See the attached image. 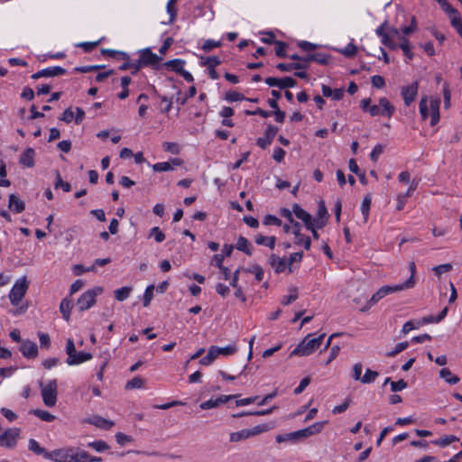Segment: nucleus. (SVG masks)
I'll return each instance as SVG.
<instances>
[{
    "instance_id": "nucleus-1",
    "label": "nucleus",
    "mask_w": 462,
    "mask_h": 462,
    "mask_svg": "<svg viewBox=\"0 0 462 462\" xmlns=\"http://www.w3.org/2000/svg\"><path fill=\"white\" fill-rule=\"evenodd\" d=\"M411 285H412V281L411 280V281H405L404 282H402L401 284H396V285H393V286H390V285L383 286L380 289H378V291L375 293H374L372 295L370 300H367V302L365 304L364 307H362L360 309V310L362 312H366L368 310H370L374 305H375L379 300L383 299L385 296L394 293V292H397V291L408 290L409 287Z\"/></svg>"
},
{
    "instance_id": "nucleus-2",
    "label": "nucleus",
    "mask_w": 462,
    "mask_h": 462,
    "mask_svg": "<svg viewBox=\"0 0 462 462\" xmlns=\"http://www.w3.org/2000/svg\"><path fill=\"white\" fill-rule=\"evenodd\" d=\"M312 335L309 334L304 339L291 351V356H307L317 350L322 344L325 334L319 335L318 337H311Z\"/></svg>"
},
{
    "instance_id": "nucleus-3",
    "label": "nucleus",
    "mask_w": 462,
    "mask_h": 462,
    "mask_svg": "<svg viewBox=\"0 0 462 462\" xmlns=\"http://www.w3.org/2000/svg\"><path fill=\"white\" fill-rule=\"evenodd\" d=\"M439 99L422 97L420 102V113L423 120L430 116V125H436L439 121Z\"/></svg>"
},
{
    "instance_id": "nucleus-4",
    "label": "nucleus",
    "mask_w": 462,
    "mask_h": 462,
    "mask_svg": "<svg viewBox=\"0 0 462 462\" xmlns=\"http://www.w3.org/2000/svg\"><path fill=\"white\" fill-rule=\"evenodd\" d=\"M66 354L68 355L67 364L69 365H76L88 361L92 358L90 353L77 352L74 341L71 338H68L66 344Z\"/></svg>"
},
{
    "instance_id": "nucleus-5",
    "label": "nucleus",
    "mask_w": 462,
    "mask_h": 462,
    "mask_svg": "<svg viewBox=\"0 0 462 462\" xmlns=\"http://www.w3.org/2000/svg\"><path fill=\"white\" fill-rule=\"evenodd\" d=\"M104 291L103 287L95 286L85 291L77 300V306L79 311L89 310L96 304V298Z\"/></svg>"
},
{
    "instance_id": "nucleus-6",
    "label": "nucleus",
    "mask_w": 462,
    "mask_h": 462,
    "mask_svg": "<svg viewBox=\"0 0 462 462\" xmlns=\"http://www.w3.org/2000/svg\"><path fill=\"white\" fill-rule=\"evenodd\" d=\"M394 112V106L386 97H380L378 105H373L369 109L371 116H384L387 118H391Z\"/></svg>"
},
{
    "instance_id": "nucleus-7",
    "label": "nucleus",
    "mask_w": 462,
    "mask_h": 462,
    "mask_svg": "<svg viewBox=\"0 0 462 462\" xmlns=\"http://www.w3.org/2000/svg\"><path fill=\"white\" fill-rule=\"evenodd\" d=\"M42 391V397L44 404L48 407H53L57 402V380L52 379L46 384H40Z\"/></svg>"
},
{
    "instance_id": "nucleus-8",
    "label": "nucleus",
    "mask_w": 462,
    "mask_h": 462,
    "mask_svg": "<svg viewBox=\"0 0 462 462\" xmlns=\"http://www.w3.org/2000/svg\"><path fill=\"white\" fill-rule=\"evenodd\" d=\"M269 430L265 424L254 426L252 429H245L239 431L232 432L229 435V440L231 442H239L245 440L251 437H254Z\"/></svg>"
},
{
    "instance_id": "nucleus-9",
    "label": "nucleus",
    "mask_w": 462,
    "mask_h": 462,
    "mask_svg": "<svg viewBox=\"0 0 462 462\" xmlns=\"http://www.w3.org/2000/svg\"><path fill=\"white\" fill-rule=\"evenodd\" d=\"M27 290L28 282L26 281V277H22L18 279L12 287L9 293V299L12 305L17 306L21 302L23 296L25 295Z\"/></svg>"
},
{
    "instance_id": "nucleus-10",
    "label": "nucleus",
    "mask_w": 462,
    "mask_h": 462,
    "mask_svg": "<svg viewBox=\"0 0 462 462\" xmlns=\"http://www.w3.org/2000/svg\"><path fill=\"white\" fill-rule=\"evenodd\" d=\"M162 59L150 49H144L141 51L139 59L136 60L134 65V71L139 70L143 67L146 66H157Z\"/></svg>"
},
{
    "instance_id": "nucleus-11",
    "label": "nucleus",
    "mask_w": 462,
    "mask_h": 462,
    "mask_svg": "<svg viewBox=\"0 0 462 462\" xmlns=\"http://www.w3.org/2000/svg\"><path fill=\"white\" fill-rule=\"evenodd\" d=\"M20 429L10 428L0 434V447L14 448L20 436Z\"/></svg>"
},
{
    "instance_id": "nucleus-12",
    "label": "nucleus",
    "mask_w": 462,
    "mask_h": 462,
    "mask_svg": "<svg viewBox=\"0 0 462 462\" xmlns=\"http://www.w3.org/2000/svg\"><path fill=\"white\" fill-rule=\"evenodd\" d=\"M46 459L55 462H73V448H59L45 454Z\"/></svg>"
},
{
    "instance_id": "nucleus-13",
    "label": "nucleus",
    "mask_w": 462,
    "mask_h": 462,
    "mask_svg": "<svg viewBox=\"0 0 462 462\" xmlns=\"http://www.w3.org/2000/svg\"><path fill=\"white\" fill-rule=\"evenodd\" d=\"M265 83L270 87H278L279 88H288L296 86L297 81L291 77L284 78H267Z\"/></svg>"
},
{
    "instance_id": "nucleus-14",
    "label": "nucleus",
    "mask_w": 462,
    "mask_h": 462,
    "mask_svg": "<svg viewBox=\"0 0 462 462\" xmlns=\"http://www.w3.org/2000/svg\"><path fill=\"white\" fill-rule=\"evenodd\" d=\"M418 82H413L411 85L402 88L401 94L403 98L404 104L407 106H409L415 100L418 94Z\"/></svg>"
},
{
    "instance_id": "nucleus-15",
    "label": "nucleus",
    "mask_w": 462,
    "mask_h": 462,
    "mask_svg": "<svg viewBox=\"0 0 462 462\" xmlns=\"http://www.w3.org/2000/svg\"><path fill=\"white\" fill-rule=\"evenodd\" d=\"M325 425V422H315L312 425L309 426L306 429L298 430L294 433L291 434V438H307L315 434L319 433Z\"/></svg>"
},
{
    "instance_id": "nucleus-16",
    "label": "nucleus",
    "mask_w": 462,
    "mask_h": 462,
    "mask_svg": "<svg viewBox=\"0 0 462 462\" xmlns=\"http://www.w3.org/2000/svg\"><path fill=\"white\" fill-rule=\"evenodd\" d=\"M65 73H66L65 69H63L60 66H55V67H49V68L43 69L42 70H39L38 72L33 74L32 76V78L34 79H37L43 78V77H56V76H60V75H64Z\"/></svg>"
},
{
    "instance_id": "nucleus-17",
    "label": "nucleus",
    "mask_w": 462,
    "mask_h": 462,
    "mask_svg": "<svg viewBox=\"0 0 462 462\" xmlns=\"http://www.w3.org/2000/svg\"><path fill=\"white\" fill-rule=\"evenodd\" d=\"M235 395H220L216 399H209L199 404L200 409L202 410H209L213 408L218 407L220 404L226 403L229 400L235 398Z\"/></svg>"
},
{
    "instance_id": "nucleus-18",
    "label": "nucleus",
    "mask_w": 462,
    "mask_h": 462,
    "mask_svg": "<svg viewBox=\"0 0 462 462\" xmlns=\"http://www.w3.org/2000/svg\"><path fill=\"white\" fill-rule=\"evenodd\" d=\"M23 356L27 358H34L38 355V347L36 343L31 340H23L20 346Z\"/></svg>"
},
{
    "instance_id": "nucleus-19",
    "label": "nucleus",
    "mask_w": 462,
    "mask_h": 462,
    "mask_svg": "<svg viewBox=\"0 0 462 462\" xmlns=\"http://www.w3.org/2000/svg\"><path fill=\"white\" fill-rule=\"evenodd\" d=\"M293 214L301 221L304 222L307 228H312V217L306 210H304L300 205L294 204L292 206Z\"/></svg>"
},
{
    "instance_id": "nucleus-20",
    "label": "nucleus",
    "mask_w": 462,
    "mask_h": 462,
    "mask_svg": "<svg viewBox=\"0 0 462 462\" xmlns=\"http://www.w3.org/2000/svg\"><path fill=\"white\" fill-rule=\"evenodd\" d=\"M268 263L277 273L284 272L288 265L284 258H282L274 254L269 256Z\"/></svg>"
},
{
    "instance_id": "nucleus-21",
    "label": "nucleus",
    "mask_w": 462,
    "mask_h": 462,
    "mask_svg": "<svg viewBox=\"0 0 462 462\" xmlns=\"http://www.w3.org/2000/svg\"><path fill=\"white\" fill-rule=\"evenodd\" d=\"M88 423L103 430H109L114 426V422L107 420L100 416H94L86 420Z\"/></svg>"
},
{
    "instance_id": "nucleus-22",
    "label": "nucleus",
    "mask_w": 462,
    "mask_h": 462,
    "mask_svg": "<svg viewBox=\"0 0 462 462\" xmlns=\"http://www.w3.org/2000/svg\"><path fill=\"white\" fill-rule=\"evenodd\" d=\"M8 208L14 213H21L24 210L25 205L24 202L22 199H20L17 196H15L14 194H11L9 196Z\"/></svg>"
},
{
    "instance_id": "nucleus-23",
    "label": "nucleus",
    "mask_w": 462,
    "mask_h": 462,
    "mask_svg": "<svg viewBox=\"0 0 462 462\" xmlns=\"http://www.w3.org/2000/svg\"><path fill=\"white\" fill-rule=\"evenodd\" d=\"M391 33H393L394 36H397L402 40V42L400 44V48L402 50L404 55L409 59L411 60L413 58V53L411 52L409 45V41L405 39L404 37H402L400 35V32L397 29H393L391 31Z\"/></svg>"
},
{
    "instance_id": "nucleus-24",
    "label": "nucleus",
    "mask_w": 462,
    "mask_h": 462,
    "mask_svg": "<svg viewBox=\"0 0 462 462\" xmlns=\"http://www.w3.org/2000/svg\"><path fill=\"white\" fill-rule=\"evenodd\" d=\"M34 154L33 149H26L20 157V163L26 167H32L34 165Z\"/></svg>"
},
{
    "instance_id": "nucleus-25",
    "label": "nucleus",
    "mask_w": 462,
    "mask_h": 462,
    "mask_svg": "<svg viewBox=\"0 0 462 462\" xmlns=\"http://www.w3.org/2000/svg\"><path fill=\"white\" fill-rule=\"evenodd\" d=\"M254 242L259 245H265L270 249H273L275 246L276 238L275 236H265L259 234L255 236Z\"/></svg>"
},
{
    "instance_id": "nucleus-26",
    "label": "nucleus",
    "mask_w": 462,
    "mask_h": 462,
    "mask_svg": "<svg viewBox=\"0 0 462 462\" xmlns=\"http://www.w3.org/2000/svg\"><path fill=\"white\" fill-rule=\"evenodd\" d=\"M73 307V302L69 299H63L60 304V310L62 314V317L67 321L69 320L70 312Z\"/></svg>"
},
{
    "instance_id": "nucleus-27",
    "label": "nucleus",
    "mask_w": 462,
    "mask_h": 462,
    "mask_svg": "<svg viewBox=\"0 0 462 462\" xmlns=\"http://www.w3.org/2000/svg\"><path fill=\"white\" fill-rule=\"evenodd\" d=\"M236 248L239 251L245 253L248 255L252 254V245L248 241V239L244 236L238 237L236 244Z\"/></svg>"
},
{
    "instance_id": "nucleus-28",
    "label": "nucleus",
    "mask_w": 462,
    "mask_h": 462,
    "mask_svg": "<svg viewBox=\"0 0 462 462\" xmlns=\"http://www.w3.org/2000/svg\"><path fill=\"white\" fill-rule=\"evenodd\" d=\"M217 351L215 346H210L208 354L199 360V364L202 365H211L218 357Z\"/></svg>"
},
{
    "instance_id": "nucleus-29",
    "label": "nucleus",
    "mask_w": 462,
    "mask_h": 462,
    "mask_svg": "<svg viewBox=\"0 0 462 462\" xmlns=\"http://www.w3.org/2000/svg\"><path fill=\"white\" fill-rule=\"evenodd\" d=\"M439 376L449 384H456L459 382V378L453 374L448 368H442L439 371Z\"/></svg>"
},
{
    "instance_id": "nucleus-30",
    "label": "nucleus",
    "mask_w": 462,
    "mask_h": 462,
    "mask_svg": "<svg viewBox=\"0 0 462 462\" xmlns=\"http://www.w3.org/2000/svg\"><path fill=\"white\" fill-rule=\"evenodd\" d=\"M132 287L130 286H124L122 288H119L114 291V295L116 300L118 301H124L126 300L130 293L132 292Z\"/></svg>"
},
{
    "instance_id": "nucleus-31",
    "label": "nucleus",
    "mask_w": 462,
    "mask_h": 462,
    "mask_svg": "<svg viewBox=\"0 0 462 462\" xmlns=\"http://www.w3.org/2000/svg\"><path fill=\"white\" fill-rule=\"evenodd\" d=\"M28 448L32 452L35 453L36 455H42L45 458V454H48L49 452L46 451L43 448L40 446V444L34 439H30L28 441Z\"/></svg>"
},
{
    "instance_id": "nucleus-32",
    "label": "nucleus",
    "mask_w": 462,
    "mask_h": 462,
    "mask_svg": "<svg viewBox=\"0 0 462 462\" xmlns=\"http://www.w3.org/2000/svg\"><path fill=\"white\" fill-rule=\"evenodd\" d=\"M372 199L370 195H367L364 198L362 205H361V213L364 217V222L365 223L369 217V211L371 206Z\"/></svg>"
},
{
    "instance_id": "nucleus-33",
    "label": "nucleus",
    "mask_w": 462,
    "mask_h": 462,
    "mask_svg": "<svg viewBox=\"0 0 462 462\" xmlns=\"http://www.w3.org/2000/svg\"><path fill=\"white\" fill-rule=\"evenodd\" d=\"M308 60L315 61L321 65H326L329 61V56L324 53L308 54Z\"/></svg>"
},
{
    "instance_id": "nucleus-34",
    "label": "nucleus",
    "mask_w": 462,
    "mask_h": 462,
    "mask_svg": "<svg viewBox=\"0 0 462 462\" xmlns=\"http://www.w3.org/2000/svg\"><path fill=\"white\" fill-rule=\"evenodd\" d=\"M442 9L448 14L449 18H450V23L452 22V18H458L460 17L458 12L453 8L448 2L447 0H443L442 2H439V3Z\"/></svg>"
},
{
    "instance_id": "nucleus-35",
    "label": "nucleus",
    "mask_w": 462,
    "mask_h": 462,
    "mask_svg": "<svg viewBox=\"0 0 462 462\" xmlns=\"http://www.w3.org/2000/svg\"><path fill=\"white\" fill-rule=\"evenodd\" d=\"M294 243L297 245H302L306 250H310L311 246V241L309 236H306L302 234H299L298 236H294Z\"/></svg>"
},
{
    "instance_id": "nucleus-36",
    "label": "nucleus",
    "mask_w": 462,
    "mask_h": 462,
    "mask_svg": "<svg viewBox=\"0 0 462 462\" xmlns=\"http://www.w3.org/2000/svg\"><path fill=\"white\" fill-rule=\"evenodd\" d=\"M90 455L82 449H73V462H88Z\"/></svg>"
},
{
    "instance_id": "nucleus-37",
    "label": "nucleus",
    "mask_w": 462,
    "mask_h": 462,
    "mask_svg": "<svg viewBox=\"0 0 462 462\" xmlns=\"http://www.w3.org/2000/svg\"><path fill=\"white\" fill-rule=\"evenodd\" d=\"M144 385V380L142 377L135 376L132 380L128 381L125 384V389H140Z\"/></svg>"
},
{
    "instance_id": "nucleus-38",
    "label": "nucleus",
    "mask_w": 462,
    "mask_h": 462,
    "mask_svg": "<svg viewBox=\"0 0 462 462\" xmlns=\"http://www.w3.org/2000/svg\"><path fill=\"white\" fill-rule=\"evenodd\" d=\"M32 413L38 417L39 419H41L43 421H48V422H51V421H53L55 420V416L52 415L51 413H50L49 411H43V410H33L32 411Z\"/></svg>"
},
{
    "instance_id": "nucleus-39",
    "label": "nucleus",
    "mask_w": 462,
    "mask_h": 462,
    "mask_svg": "<svg viewBox=\"0 0 462 462\" xmlns=\"http://www.w3.org/2000/svg\"><path fill=\"white\" fill-rule=\"evenodd\" d=\"M378 375H379L378 372L373 371L368 368L365 370V373L361 379V383H371L378 377Z\"/></svg>"
},
{
    "instance_id": "nucleus-40",
    "label": "nucleus",
    "mask_w": 462,
    "mask_h": 462,
    "mask_svg": "<svg viewBox=\"0 0 462 462\" xmlns=\"http://www.w3.org/2000/svg\"><path fill=\"white\" fill-rule=\"evenodd\" d=\"M457 440V438L456 436L448 435V436H445L444 438H441L439 439H436V440L432 441V443L437 446L446 447Z\"/></svg>"
},
{
    "instance_id": "nucleus-41",
    "label": "nucleus",
    "mask_w": 462,
    "mask_h": 462,
    "mask_svg": "<svg viewBox=\"0 0 462 462\" xmlns=\"http://www.w3.org/2000/svg\"><path fill=\"white\" fill-rule=\"evenodd\" d=\"M215 349L218 350L217 351V356H231L234 355L236 352V346L234 345L226 346L225 347H218L215 346Z\"/></svg>"
},
{
    "instance_id": "nucleus-42",
    "label": "nucleus",
    "mask_w": 462,
    "mask_h": 462,
    "mask_svg": "<svg viewBox=\"0 0 462 462\" xmlns=\"http://www.w3.org/2000/svg\"><path fill=\"white\" fill-rule=\"evenodd\" d=\"M304 66L296 63H278L276 68L281 71H291L292 69H301Z\"/></svg>"
},
{
    "instance_id": "nucleus-43",
    "label": "nucleus",
    "mask_w": 462,
    "mask_h": 462,
    "mask_svg": "<svg viewBox=\"0 0 462 462\" xmlns=\"http://www.w3.org/2000/svg\"><path fill=\"white\" fill-rule=\"evenodd\" d=\"M166 65L171 68L173 70L180 73L184 69L185 61L180 59H176L168 61Z\"/></svg>"
},
{
    "instance_id": "nucleus-44",
    "label": "nucleus",
    "mask_w": 462,
    "mask_h": 462,
    "mask_svg": "<svg viewBox=\"0 0 462 462\" xmlns=\"http://www.w3.org/2000/svg\"><path fill=\"white\" fill-rule=\"evenodd\" d=\"M149 237H153L157 243H161L165 239V235L158 226H154L150 230Z\"/></svg>"
},
{
    "instance_id": "nucleus-45",
    "label": "nucleus",
    "mask_w": 462,
    "mask_h": 462,
    "mask_svg": "<svg viewBox=\"0 0 462 462\" xmlns=\"http://www.w3.org/2000/svg\"><path fill=\"white\" fill-rule=\"evenodd\" d=\"M246 272L254 274V277L257 282H261L263 279V275H264L263 270L258 264L251 266L249 269L246 270Z\"/></svg>"
},
{
    "instance_id": "nucleus-46",
    "label": "nucleus",
    "mask_w": 462,
    "mask_h": 462,
    "mask_svg": "<svg viewBox=\"0 0 462 462\" xmlns=\"http://www.w3.org/2000/svg\"><path fill=\"white\" fill-rule=\"evenodd\" d=\"M88 446L92 448L93 449H95L97 452L105 451V450L108 449V448H109L108 445L106 444V442H105L104 440H97V441L89 442L88 444Z\"/></svg>"
},
{
    "instance_id": "nucleus-47",
    "label": "nucleus",
    "mask_w": 462,
    "mask_h": 462,
    "mask_svg": "<svg viewBox=\"0 0 462 462\" xmlns=\"http://www.w3.org/2000/svg\"><path fill=\"white\" fill-rule=\"evenodd\" d=\"M298 299V291L296 288H291L290 290V294L284 296L282 300V303L283 305H289L291 302L295 301Z\"/></svg>"
},
{
    "instance_id": "nucleus-48",
    "label": "nucleus",
    "mask_w": 462,
    "mask_h": 462,
    "mask_svg": "<svg viewBox=\"0 0 462 462\" xmlns=\"http://www.w3.org/2000/svg\"><path fill=\"white\" fill-rule=\"evenodd\" d=\"M451 270H452V265L450 263L440 264V265H437L432 268L433 273L437 276H440L441 274H443L445 273H448Z\"/></svg>"
},
{
    "instance_id": "nucleus-49",
    "label": "nucleus",
    "mask_w": 462,
    "mask_h": 462,
    "mask_svg": "<svg viewBox=\"0 0 462 462\" xmlns=\"http://www.w3.org/2000/svg\"><path fill=\"white\" fill-rule=\"evenodd\" d=\"M340 52L346 57H353L357 52V48L352 42L348 43L344 49L340 50Z\"/></svg>"
},
{
    "instance_id": "nucleus-50",
    "label": "nucleus",
    "mask_w": 462,
    "mask_h": 462,
    "mask_svg": "<svg viewBox=\"0 0 462 462\" xmlns=\"http://www.w3.org/2000/svg\"><path fill=\"white\" fill-rule=\"evenodd\" d=\"M152 169L154 171H168L173 170V167L171 162H163L153 164Z\"/></svg>"
},
{
    "instance_id": "nucleus-51",
    "label": "nucleus",
    "mask_w": 462,
    "mask_h": 462,
    "mask_svg": "<svg viewBox=\"0 0 462 462\" xmlns=\"http://www.w3.org/2000/svg\"><path fill=\"white\" fill-rule=\"evenodd\" d=\"M153 290L154 286L150 285L146 288L144 294H143V306L147 307L151 303L152 298H153Z\"/></svg>"
},
{
    "instance_id": "nucleus-52",
    "label": "nucleus",
    "mask_w": 462,
    "mask_h": 462,
    "mask_svg": "<svg viewBox=\"0 0 462 462\" xmlns=\"http://www.w3.org/2000/svg\"><path fill=\"white\" fill-rule=\"evenodd\" d=\"M60 120L64 121L67 124L71 123L73 120L75 121L74 111L71 107L67 108L60 117Z\"/></svg>"
},
{
    "instance_id": "nucleus-53",
    "label": "nucleus",
    "mask_w": 462,
    "mask_h": 462,
    "mask_svg": "<svg viewBox=\"0 0 462 462\" xmlns=\"http://www.w3.org/2000/svg\"><path fill=\"white\" fill-rule=\"evenodd\" d=\"M226 99L229 102L241 101L245 99L243 94L237 91H230L226 94Z\"/></svg>"
},
{
    "instance_id": "nucleus-54",
    "label": "nucleus",
    "mask_w": 462,
    "mask_h": 462,
    "mask_svg": "<svg viewBox=\"0 0 462 462\" xmlns=\"http://www.w3.org/2000/svg\"><path fill=\"white\" fill-rule=\"evenodd\" d=\"M407 347H408V343L407 342H401V343L396 345V346L394 347V349L393 351L388 352L386 354V356H389V357H393L396 355H398L399 353H401L403 350H405Z\"/></svg>"
},
{
    "instance_id": "nucleus-55",
    "label": "nucleus",
    "mask_w": 462,
    "mask_h": 462,
    "mask_svg": "<svg viewBox=\"0 0 462 462\" xmlns=\"http://www.w3.org/2000/svg\"><path fill=\"white\" fill-rule=\"evenodd\" d=\"M407 387V383L403 379H400L397 382H391V390L393 393L402 391Z\"/></svg>"
},
{
    "instance_id": "nucleus-56",
    "label": "nucleus",
    "mask_w": 462,
    "mask_h": 462,
    "mask_svg": "<svg viewBox=\"0 0 462 462\" xmlns=\"http://www.w3.org/2000/svg\"><path fill=\"white\" fill-rule=\"evenodd\" d=\"M263 223L265 226L274 225L280 226L282 225V221L273 215H266L263 218Z\"/></svg>"
},
{
    "instance_id": "nucleus-57",
    "label": "nucleus",
    "mask_w": 462,
    "mask_h": 462,
    "mask_svg": "<svg viewBox=\"0 0 462 462\" xmlns=\"http://www.w3.org/2000/svg\"><path fill=\"white\" fill-rule=\"evenodd\" d=\"M362 370H363V365L361 363H356L353 366V370H352V377L356 380V381H361L362 379Z\"/></svg>"
},
{
    "instance_id": "nucleus-58",
    "label": "nucleus",
    "mask_w": 462,
    "mask_h": 462,
    "mask_svg": "<svg viewBox=\"0 0 462 462\" xmlns=\"http://www.w3.org/2000/svg\"><path fill=\"white\" fill-rule=\"evenodd\" d=\"M116 439L117 443L121 446H124V445L133 441V439L131 436H128L122 432H118L116 435Z\"/></svg>"
},
{
    "instance_id": "nucleus-59",
    "label": "nucleus",
    "mask_w": 462,
    "mask_h": 462,
    "mask_svg": "<svg viewBox=\"0 0 462 462\" xmlns=\"http://www.w3.org/2000/svg\"><path fill=\"white\" fill-rule=\"evenodd\" d=\"M275 53L277 56L279 57H285L286 56V43L281 42V41H277L275 42Z\"/></svg>"
},
{
    "instance_id": "nucleus-60",
    "label": "nucleus",
    "mask_w": 462,
    "mask_h": 462,
    "mask_svg": "<svg viewBox=\"0 0 462 462\" xmlns=\"http://www.w3.org/2000/svg\"><path fill=\"white\" fill-rule=\"evenodd\" d=\"M99 44V41L97 42H85L78 44L79 47L84 50L86 52H89L94 50Z\"/></svg>"
},
{
    "instance_id": "nucleus-61",
    "label": "nucleus",
    "mask_w": 462,
    "mask_h": 462,
    "mask_svg": "<svg viewBox=\"0 0 462 462\" xmlns=\"http://www.w3.org/2000/svg\"><path fill=\"white\" fill-rule=\"evenodd\" d=\"M371 83L376 88H382L385 86L384 79L379 75L373 76L371 78Z\"/></svg>"
},
{
    "instance_id": "nucleus-62",
    "label": "nucleus",
    "mask_w": 462,
    "mask_h": 462,
    "mask_svg": "<svg viewBox=\"0 0 462 462\" xmlns=\"http://www.w3.org/2000/svg\"><path fill=\"white\" fill-rule=\"evenodd\" d=\"M310 383V378L305 377L300 382V384L294 389V394L301 393L305 388Z\"/></svg>"
},
{
    "instance_id": "nucleus-63",
    "label": "nucleus",
    "mask_w": 462,
    "mask_h": 462,
    "mask_svg": "<svg viewBox=\"0 0 462 462\" xmlns=\"http://www.w3.org/2000/svg\"><path fill=\"white\" fill-rule=\"evenodd\" d=\"M203 64L208 68H213L220 64V60L217 56H210L204 60Z\"/></svg>"
},
{
    "instance_id": "nucleus-64",
    "label": "nucleus",
    "mask_w": 462,
    "mask_h": 462,
    "mask_svg": "<svg viewBox=\"0 0 462 462\" xmlns=\"http://www.w3.org/2000/svg\"><path fill=\"white\" fill-rule=\"evenodd\" d=\"M221 45V42H217V41H214V40H207L203 45H202V49L205 51H211L212 49L214 48H217V47H219Z\"/></svg>"
}]
</instances>
